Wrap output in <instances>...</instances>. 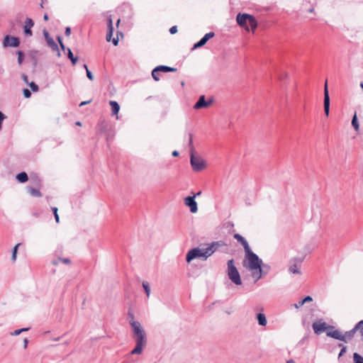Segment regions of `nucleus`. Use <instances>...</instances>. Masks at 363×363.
Masks as SVG:
<instances>
[{
  "label": "nucleus",
  "instance_id": "f257e3e1",
  "mask_svg": "<svg viewBox=\"0 0 363 363\" xmlns=\"http://www.w3.org/2000/svg\"><path fill=\"white\" fill-rule=\"evenodd\" d=\"M128 315L129 317V324L131 326L133 335L136 344L135 348L130 352V354H141L147 344L145 331L141 324L135 320L133 313L128 312Z\"/></svg>",
  "mask_w": 363,
  "mask_h": 363
},
{
  "label": "nucleus",
  "instance_id": "f03ea898",
  "mask_svg": "<svg viewBox=\"0 0 363 363\" xmlns=\"http://www.w3.org/2000/svg\"><path fill=\"white\" fill-rule=\"evenodd\" d=\"M223 245H224V242L218 241L211 242L206 248H193L190 250L186 254V262H190L191 260L196 258H203L204 260H206L217 250L218 247Z\"/></svg>",
  "mask_w": 363,
  "mask_h": 363
},
{
  "label": "nucleus",
  "instance_id": "7ed1b4c3",
  "mask_svg": "<svg viewBox=\"0 0 363 363\" xmlns=\"http://www.w3.org/2000/svg\"><path fill=\"white\" fill-rule=\"evenodd\" d=\"M245 259L244 265L252 272L255 281H257L262 277V260L251 250L245 252Z\"/></svg>",
  "mask_w": 363,
  "mask_h": 363
},
{
  "label": "nucleus",
  "instance_id": "20e7f679",
  "mask_svg": "<svg viewBox=\"0 0 363 363\" xmlns=\"http://www.w3.org/2000/svg\"><path fill=\"white\" fill-rule=\"evenodd\" d=\"M238 24L244 28L247 31L250 30V27L254 33L257 27V21L255 18L247 13H238L236 17Z\"/></svg>",
  "mask_w": 363,
  "mask_h": 363
},
{
  "label": "nucleus",
  "instance_id": "39448f33",
  "mask_svg": "<svg viewBox=\"0 0 363 363\" xmlns=\"http://www.w3.org/2000/svg\"><path fill=\"white\" fill-rule=\"evenodd\" d=\"M189 136V145L191 147V165L194 171L199 172L203 169L206 167V162L200 156L195 155L194 148L193 147L192 135L190 134Z\"/></svg>",
  "mask_w": 363,
  "mask_h": 363
},
{
  "label": "nucleus",
  "instance_id": "423d86ee",
  "mask_svg": "<svg viewBox=\"0 0 363 363\" xmlns=\"http://www.w3.org/2000/svg\"><path fill=\"white\" fill-rule=\"evenodd\" d=\"M228 276L229 279L236 285H240L242 280L240 275L234 264V260L230 259L228 261Z\"/></svg>",
  "mask_w": 363,
  "mask_h": 363
},
{
  "label": "nucleus",
  "instance_id": "0eeeda50",
  "mask_svg": "<svg viewBox=\"0 0 363 363\" xmlns=\"http://www.w3.org/2000/svg\"><path fill=\"white\" fill-rule=\"evenodd\" d=\"M302 260L299 258H294L290 260L289 272L294 274H301L300 267Z\"/></svg>",
  "mask_w": 363,
  "mask_h": 363
},
{
  "label": "nucleus",
  "instance_id": "6e6552de",
  "mask_svg": "<svg viewBox=\"0 0 363 363\" xmlns=\"http://www.w3.org/2000/svg\"><path fill=\"white\" fill-rule=\"evenodd\" d=\"M357 330H359L362 335H363V320L359 321L351 330L346 332L345 334H342V341L347 342V340H351Z\"/></svg>",
  "mask_w": 363,
  "mask_h": 363
},
{
  "label": "nucleus",
  "instance_id": "1a4fd4ad",
  "mask_svg": "<svg viewBox=\"0 0 363 363\" xmlns=\"http://www.w3.org/2000/svg\"><path fill=\"white\" fill-rule=\"evenodd\" d=\"M20 44L19 40L16 37L6 35L3 40L4 48H17Z\"/></svg>",
  "mask_w": 363,
  "mask_h": 363
},
{
  "label": "nucleus",
  "instance_id": "9d476101",
  "mask_svg": "<svg viewBox=\"0 0 363 363\" xmlns=\"http://www.w3.org/2000/svg\"><path fill=\"white\" fill-rule=\"evenodd\" d=\"M113 30V27L112 19H111V18H109L108 20V31L106 33V38L108 42L112 41V43L114 45H117L118 43V38L117 37V38H112Z\"/></svg>",
  "mask_w": 363,
  "mask_h": 363
},
{
  "label": "nucleus",
  "instance_id": "9b49d317",
  "mask_svg": "<svg viewBox=\"0 0 363 363\" xmlns=\"http://www.w3.org/2000/svg\"><path fill=\"white\" fill-rule=\"evenodd\" d=\"M43 34H44V36L45 38L48 45L52 48V50L53 51L56 52L57 57H60L61 54L59 50L58 46L55 43V42L53 40V39L50 36L48 32L46 30H44Z\"/></svg>",
  "mask_w": 363,
  "mask_h": 363
},
{
  "label": "nucleus",
  "instance_id": "f8f14e48",
  "mask_svg": "<svg viewBox=\"0 0 363 363\" xmlns=\"http://www.w3.org/2000/svg\"><path fill=\"white\" fill-rule=\"evenodd\" d=\"M184 204L189 207L190 211L192 213H196L198 211L197 203L195 201V196H187L184 199Z\"/></svg>",
  "mask_w": 363,
  "mask_h": 363
},
{
  "label": "nucleus",
  "instance_id": "ddd939ff",
  "mask_svg": "<svg viewBox=\"0 0 363 363\" xmlns=\"http://www.w3.org/2000/svg\"><path fill=\"white\" fill-rule=\"evenodd\" d=\"M330 111V97L328 89V84L327 82L325 84L324 87V111L325 115L328 116L329 115Z\"/></svg>",
  "mask_w": 363,
  "mask_h": 363
},
{
  "label": "nucleus",
  "instance_id": "4468645a",
  "mask_svg": "<svg viewBox=\"0 0 363 363\" xmlns=\"http://www.w3.org/2000/svg\"><path fill=\"white\" fill-rule=\"evenodd\" d=\"M175 71H177L176 68L170 67H167V66H164V65H160V66L155 67L152 71V77L153 79H157L155 75H156V74H157L160 72H175Z\"/></svg>",
  "mask_w": 363,
  "mask_h": 363
},
{
  "label": "nucleus",
  "instance_id": "2eb2a0df",
  "mask_svg": "<svg viewBox=\"0 0 363 363\" xmlns=\"http://www.w3.org/2000/svg\"><path fill=\"white\" fill-rule=\"evenodd\" d=\"M212 103V101H206V98L204 95H202L199 97L198 101L195 104L194 106V108L195 109H200L202 108H206L208 107Z\"/></svg>",
  "mask_w": 363,
  "mask_h": 363
},
{
  "label": "nucleus",
  "instance_id": "dca6fc26",
  "mask_svg": "<svg viewBox=\"0 0 363 363\" xmlns=\"http://www.w3.org/2000/svg\"><path fill=\"white\" fill-rule=\"evenodd\" d=\"M214 35L215 34L213 32L206 33L198 43L194 45L193 50L202 47L207 43L209 39L212 38Z\"/></svg>",
  "mask_w": 363,
  "mask_h": 363
},
{
  "label": "nucleus",
  "instance_id": "f3484780",
  "mask_svg": "<svg viewBox=\"0 0 363 363\" xmlns=\"http://www.w3.org/2000/svg\"><path fill=\"white\" fill-rule=\"evenodd\" d=\"M313 329L316 334H320L327 329L326 323L321 321L313 323Z\"/></svg>",
  "mask_w": 363,
  "mask_h": 363
},
{
  "label": "nucleus",
  "instance_id": "a211bd4d",
  "mask_svg": "<svg viewBox=\"0 0 363 363\" xmlns=\"http://www.w3.org/2000/svg\"><path fill=\"white\" fill-rule=\"evenodd\" d=\"M234 238L235 239L237 240L238 242H239L243 246L245 252H248L249 250H251L248 245V242L241 235L235 234Z\"/></svg>",
  "mask_w": 363,
  "mask_h": 363
},
{
  "label": "nucleus",
  "instance_id": "6ab92c4d",
  "mask_svg": "<svg viewBox=\"0 0 363 363\" xmlns=\"http://www.w3.org/2000/svg\"><path fill=\"white\" fill-rule=\"evenodd\" d=\"M33 26V22L30 18H27L25 21L23 30L26 35L31 36L32 30L31 28Z\"/></svg>",
  "mask_w": 363,
  "mask_h": 363
},
{
  "label": "nucleus",
  "instance_id": "aec40b11",
  "mask_svg": "<svg viewBox=\"0 0 363 363\" xmlns=\"http://www.w3.org/2000/svg\"><path fill=\"white\" fill-rule=\"evenodd\" d=\"M327 335L336 340L342 341L343 340L342 333L338 330H333L331 328V330H328L327 332Z\"/></svg>",
  "mask_w": 363,
  "mask_h": 363
},
{
  "label": "nucleus",
  "instance_id": "412c9836",
  "mask_svg": "<svg viewBox=\"0 0 363 363\" xmlns=\"http://www.w3.org/2000/svg\"><path fill=\"white\" fill-rule=\"evenodd\" d=\"M257 320L261 326H265L267 323V318L264 313H259L257 315Z\"/></svg>",
  "mask_w": 363,
  "mask_h": 363
},
{
  "label": "nucleus",
  "instance_id": "4be33fe9",
  "mask_svg": "<svg viewBox=\"0 0 363 363\" xmlns=\"http://www.w3.org/2000/svg\"><path fill=\"white\" fill-rule=\"evenodd\" d=\"M109 104L111 107V111L113 115H117L120 110L119 104L115 101H110Z\"/></svg>",
  "mask_w": 363,
  "mask_h": 363
},
{
  "label": "nucleus",
  "instance_id": "5701e85b",
  "mask_svg": "<svg viewBox=\"0 0 363 363\" xmlns=\"http://www.w3.org/2000/svg\"><path fill=\"white\" fill-rule=\"evenodd\" d=\"M16 179L19 182L24 183L28 181V175L26 172H23L16 175Z\"/></svg>",
  "mask_w": 363,
  "mask_h": 363
},
{
  "label": "nucleus",
  "instance_id": "b1692460",
  "mask_svg": "<svg viewBox=\"0 0 363 363\" xmlns=\"http://www.w3.org/2000/svg\"><path fill=\"white\" fill-rule=\"evenodd\" d=\"M67 56H68V57L70 59V60L72 61V64L75 65L77 63V57H74L73 53H72V50L69 48H67Z\"/></svg>",
  "mask_w": 363,
  "mask_h": 363
},
{
  "label": "nucleus",
  "instance_id": "393cba45",
  "mask_svg": "<svg viewBox=\"0 0 363 363\" xmlns=\"http://www.w3.org/2000/svg\"><path fill=\"white\" fill-rule=\"evenodd\" d=\"M352 125L355 129V130H357V131L359 130V123H358V121H357V114L356 113L354 115V116L352 118Z\"/></svg>",
  "mask_w": 363,
  "mask_h": 363
},
{
  "label": "nucleus",
  "instance_id": "a878e982",
  "mask_svg": "<svg viewBox=\"0 0 363 363\" xmlns=\"http://www.w3.org/2000/svg\"><path fill=\"white\" fill-rule=\"evenodd\" d=\"M143 287L145 291L147 296L149 297L150 294V287L148 282L145 281H143Z\"/></svg>",
  "mask_w": 363,
  "mask_h": 363
},
{
  "label": "nucleus",
  "instance_id": "bb28decb",
  "mask_svg": "<svg viewBox=\"0 0 363 363\" xmlns=\"http://www.w3.org/2000/svg\"><path fill=\"white\" fill-rule=\"evenodd\" d=\"M353 359L354 363H363V357H362L358 353H354Z\"/></svg>",
  "mask_w": 363,
  "mask_h": 363
},
{
  "label": "nucleus",
  "instance_id": "cd10ccee",
  "mask_svg": "<svg viewBox=\"0 0 363 363\" xmlns=\"http://www.w3.org/2000/svg\"><path fill=\"white\" fill-rule=\"evenodd\" d=\"M20 244H17L14 246V247L13 248V250H12V260L13 262H15L16 260V257H17V252H18V248L19 247Z\"/></svg>",
  "mask_w": 363,
  "mask_h": 363
},
{
  "label": "nucleus",
  "instance_id": "c85d7f7f",
  "mask_svg": "<svg viewBox=\"0 0 363 363\" xmlns=\"http://www.w3.org/2000/svg\"><path fill=\"white\" fill-rule=\"evenodd\" d=\"M29 192L31 194V196H35V197H40V196H41L40 192L38 190H37V189L30 188V189H29Z\"/></svg>",
  "mask_w": 363,
  "mask_h": 363
},
{
  "label": "nucleus",
  "instance_id": "c756f323",
  "mask_svg": "<svg viewBox=\"0 0 363 363\" xmlns=\"http://www.w3.org/2000/svg\"><path fill=\"white\" fill-rule=\"evenodd\" d=\"M18 62L19 65H21L23 61V53L21 51H18Z\"/></svg>",
  "mask_w": 363,
  "mask_h": 363
},
{
  "label": "nucleus",
  "instance_id": "7c9ffc66",
  "mask_svg": "<svg viewBox=\"0 0 363 363\" xmlns=\"http://www.w3.org/2000/svg\"><path fill=\"white\" fill-rule=\"evenodd\" d=\"M28 85L33 91H34V92L38 91V86L34 82H30L28 84Z\"/></svg>",
  "mask_w": 363,
  "mask_h": 363
},
{
  "label": "nucleus",
  "instance_id": "2f4dec72",
  "mask_svg": "<svg viewBox=\"0 0 363 363\" xmlns=\"http://www.w3.org/2000/svg\"><path fill=\"white\" fill-rule=\"evenodd\" d=\"M5 118L6 116H4V114L1 111H0V130H1L2 122L5 119Z\"/></svg>",
  "mask_w": 363,
  "mask_h": 363
},
{
  "label": "nucleus",
  "instance_id": "473e14b6",
  "mask_svg": "<svg viewBox=\"0 0 363 363\" xmlns=\"http://www.w3.org/2000/svg\"><path fill=\"white\" fill-rule=\"evenodd\" d=\"M23 96H24L26 98H27V99H28V98H30V95H31V94H30V91H29L28 89H24V90L23 91Z\"/></svg>",
  "mask_w": 363,
  "mask_h": 363
},
{
  "label": "nucleus",
  "instance_id": "72a5a7b5",
  "mask_svg": "<svg viewBox=\"0 0 363 363\" xmlns=\"http://www.w3.org/2000/svg\"><path fill=\"white\" fill-rule=\"evenodd\" d=\"M22 332H23V330H20V329L15 330L14 331L11 333V335L13 336H16V335H20Z\"/></svg>",
  "mask_w": 363,
  "mask_h": 363
},
{
  "label": "nucleus",
  "instance_id": "f704fd0d",
  "mask_svg": "<svg viewBox=\"0 0 363 363\" xmlns=\"http://www.w3.org/2000/svg\"><path fill=\"white\" fill-rule=\"evenodd\" d=\"M313 301V298L311 296H308L306 297H305L303 300H302V302H303V303H306L307 302H311Z\"/></svg>",
  "mask_w": 363,
  "mask_h": 363
},
{
  "label": "nucleus",
  "instance_id": "c9c22d12",
  "mask_svg": "<svg viewBox=\"0 0 363 363\" xmlns=\"http://www.w3.org/2000/svg\"><path fill=\"white\" fill-rule=\"evenodd\" d=\"M177 32V26H172V27H171V28H170V29H169V33H170L171 34H174V33H176Z\"/></svg>",
  "mask_w": 363,
  "mask_h": 363
},
{
  "label": "nucleus",
  "instance_id": "e433bc0d",
  "mask_svg": "<svg viewBox=\"0 0 363 363\" xmlns=\"http://www.w3.org/2000/svg\"><path fill=\"white\" fill-rule=\"evenodd\" d=\"M303 302H302V300L301 301H299L298 303H295L294 306L296 308H301V306H303Z\"/></svg>",
  "mask_w": 363,
  "mask_h": 363
},
{
  "label": "nucleus",
  "instance_id": "4c0bfd02",
  "mask_svg": "<svg viewBox=\"0 0 363 363\" xmlns=\"http://www.w3.org/2000/svg\"><path fill=\"white\" fill-rule=\"evenodd\" d=\"M60 261L66 264H69L70 263V260L68 258L60 259Z\"/></svg>",
  "mask_w": 363,
  "mask_h": 363
},
{
  "label": "nucleus",
  "instance_id": "58836bf2",
  "mask_svg": "<svg viewBox=\"0 0 363 363\" xmlns=\"http://www.w3.org/2000/svg\"><path fill=\"white\" fill-rule=\"evenodd\" d=\"M287 77H288V74L286 72H283V74L279 77V79L280 80H283L284 79L287 78Z\"/></svg>",
  "mask_w": 363,
  "mask_h": 363
},
{
  "label": "nucleus",
  "instance_id": "ea45409f",
  "mask_svg": "<svg viewBox=\"0 0 363 363\" xmlns=\"http://www.w3.org/2000/svg\"><path fill=\"white\" fill-rule=\"evenodd\" d=\"M28 338H25L23 340V348L26 349L28 347Z\"/></svg>",
  "mask_w": 363,
  "mask_h": 363
},
{
  "label": "nucleus",
  "instance_id": "a19ab883",
  "mask_svg": "<svg viewBox=\"0 0 363 363\" xmlns=\"http://www.w3.org/2000/svg\"><path fill=\"white\" fill-rule=\"evenodd\" d=\"M85 68L86 69V76L89 79H91V71L89 70L88 67L86 65H85Z\"/></svg>",
  "mask_w": 363,
  "mask_h": 363
},
{
  "label": "nucleus",
  "instance_id": "79ce46f5",
  "mask_svg": "<svg viewBox=\"0 0 363 363\" xmlns=\"http://www.w3.org/2000/svg\"><path fill=\"white\" fill-rule=\"evenodd\" d=\"M57 40H58V41H59V43H60V47L62 48V49L63 50H65V47L64 46L63 43H62V41H61V38H60V37H58V38H57Z\"/></svg>",
  "mask_w": 363,
  "mask_h": 363
},
{
  "label": "nucleus",
  "instance_id": "37998d69",
  "mask_svg": "<svg viewBox=\"0 0 363 363\" xmlns=\"http://www.w3.org/2000/svg\"><path fill=\"white\" fill-rule=\"evenodd\" d=\"M70 33H71V29L70 28L67 27L65 30V34L66 35H70Z\"/></svg>",
  "mask_w": 363,
  "mask_h": 363
},
{
  "label": "nucleus",
  "instance_id": "c03bdc74",
  "mask_svg": "<svg viewBox=\"0 0 363 363\" xmlns=\"http://www.w3.org/2000/svg\"><path fill=\"white\" fill-rule=\"evenodd\" d=\"M22 78H23V80L25 82V83L28 84L27 76L23 75Z\"/></svg>",
  "mask_w": 363,
  "mask_h": 363
},
{
  "label": "nucleus",
  "instance_id": "a18cd8bd",
  "mask_svg": "<svg viewBox=\"0 0 363 363\" xmlns=\"http://www.w3.org/2000/svg\"><path fill=\"white\" fill-rule=\"evenodd\" d=\"M172 155L174 157H177L179 155V152L177 151V150H174L173 152H172Z\"/></svg>",
  "mask_w": 363,
  "mask_h": 363
},
{
  "label": "nucleus",
  "instance_id": "49530a36",
  "mask_svg": "<svg viewBox=\"0 0 363 363\" xmlns=\"http://www.w3.org/2000/svg\"><path fill=\"white\" fill-rule=\"evenodd\" d=\"M55 220L57 223H59L60 218L58 214L55 215Z\"/></svg>",
  "mask_w": 363,
  "mask_h": 363
},
{
  "label": "nucleus",
  "instance_id": "de8ad7c7",
  "mask_svg": "<svg viewBox=\"0 0 363 363\" xmlns=\"http://www.w3.org/2000/svg\"><path fill=\"white\" fill-rule=\"evenodd\" d=\"M345 347L342 348L339 354V356H341L345 352Z\"/></svg>",
  "mask_w": 363,
  "mask_h": 363
},
{
  "label": "nucleus",
  "instance_id": "09e8293b",
  "mask_svg": "<svg viewBox=\"0 0 363 363\" xmlns=\"http://www.w3.org/2000/svg\"><path fill=\"white\" fill-rule=\"evenodd\" d=\"M52 211L55 215L57 214V208L56 207L52 208Z\"/></svg>",
  "mask_w": 363,
  "mask_h": 363
},
{
  "label": "nucleus",
  "instance_id": "8fccbe9b",
  "mask_svg": "<svg viewBox=\"0 0 363 363\" xmlns=\"http://www.w3.org/2000/svg\"><path fill=\"white\" fill-rule=\"evenodd\" d=\"M89 101H83V102H82V103L79 104V106H82L85 105V104H89Z\"/></svg>",
  "mask_w": 363,
  "mask_h": 363
},
{
  "label": "nucleus",
  "instance_id": "3c124183",
  "mask_svg": "<svg viewBox=\"0 0 363 363\" xmlns=\"http://www.w3.org/2000/svg\"><path fill=\"white\" fill-rule=\"evenodd\" d=\"M155 77H157V79H154L155 81H159L160 80V74L159 72L157 74H156Z\"/></svg>",
  "mask_w": 363,
  "mask_h": 363
},
{
  "label": "nucleus",
  "instance_id": "603ef678",
  "mask_svg": "<svg viewBox=\"0 0 363 363\" xmlns=\"http://www.w3.org/2000/svg\"><path fill=\"white\" fill-rule=\"evenodd\" d=\"M201 194V191H199V192H197L196 194H195L194 196H195V198H196V196H200Z\"/></svg>",
  "mask_w": 363,
  "mask_h": 363
},
{
  "label": "nucleus",
  "instance_id": "864d4df0",
  "mask_svg": "<svg viewBox=\"0 0 363 363\" xmlns=\"http://www.w3.org/2000/svg\"><path fill=\"white\" fill-rule=\"evenodd\" d=\"M43 18H44L45 21H48V14L44 15Z\"/></svg>",
  "mask_w": 363,
  "mask_h": 363
},
{
  "label": "nucleus",
  "instance_id": "5fc2aeb1",
  "mask_svg": "<svg viewBox=\"0 0 363 363\" xmlns=\"http://www.w3.org/2000/svg\"><path fill=\"white\" fill-rule=\"evenodd\" d=\"M286 363H296L294 360L293 359H289L286 362Z\"/></svg>",
  "mask_w": 363,
  "mask_h": 363
},
{
  "label": "nucleus",
  "instance_id": "6e6d98bb",
  "mask_svg": "<svg viewBox=\"0 0 363 363\" xmlns=\"http://www.w3.org/2000/svg\"><path fill=\"white\" fill-rule=\"evenodd\" d=\"M20 330H23V332H24V331H27L28 330V328H21Z\"/></svg>",
  "mask_w": 363,
  "mask_h": 363
},
{
  "label": "nucleus",
  "instance_id": "4d7b16f0",
  "mask_svg": "<svg viewBox=\"0 0 363 363\" xmlns=\"http://www.w3.org/2000/svg\"><path fill=\"white\" fill-rule=\"evenodd\" d=\"M360 87L362 88V89L363 90V82H361L360 84H359Z\"/></svg>",
  "mask_w": 363,
  "mask_h": 363
},
{
  "label": "nucleus",
  "instance_id": "13d9d810",
  "mask_svg": "<svg viewBox=\"0 0 363 363\" xmlns=\"http://www.w3.org/2000/svg\"><path fill=\"white\" fill-rule=\"evenodd\" d=\"M41 1H42V3H41L40 6H41V7H43V4H44V1H45V0H41Z\"/></svg>",
  "mask_w": 363,
  "mask_h": 363
},
{
  "label": "nucleus",
  "instance_id": "bf43d9fd",
  "mask_svg": "<svg viewBox=\"0 0 363 363\" xmlns=\"http://www.w3.org/2000/svg\"><path fill=\"white\" fill-rule=\"evenodd\" d=\"M41 1H42V3H41L40 6H41V7H43V4H44V1H45V0H41Z\"/></svg>",
  "mask_w": 363,
  "mask_h": 363
},
{
  "label": "nucleus",
  "instance_id": "052dcab7",
  "mask_svg": "<svg viewBox=\"0 0 363 363\" xmlns=\"http://www.w3.org/2000/svg\"><path fill=\"white\" fill-rule=\"evenodd\" d=\"M120 21H121V20H120V19H118V20L117 21V23H116V25H117V26H118V24L120 23Z\"/></svg>",
  "mask_w": 363,
  "mask_h": 363
},
{
  "label": "nucleus",
  "instance_id": "680f3d73",
  "mask_svg": "<svg viewBox=\"0 0 363 363\" xmlns=\"http://www.w3.org/2000/svg\"><path fill=\"white\" fill-rule=\"evenodd\" d=\"M76 124H77V125H81L80 122H77V123H76Z\"/></svg>",
  "mask_w": 363,
  "mask_h": 363
}]
</instances>
